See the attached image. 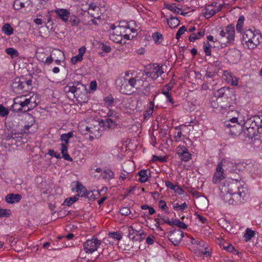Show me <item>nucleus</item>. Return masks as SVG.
<instances>
[{
	"label": "nucleus",
	"mask_w": 262,
	"mask_h": 262,
	"mask_svg": "<svg viewBox=\"0 0 262 262\" xmlns=\"http://www.w3.org/2000/svg\"><path fill=\"white\" fill-rule=\"evenodd\" d=\"M63 91L69 98H76L78 101H82L86 94L85 85L79 81L69 82L64 86Z\"/></svg>",
	"instance_id": "f257e3e1"
},
{
	"label": "nucleus",
	"mask_w": 262,
	"mask_h": 262,
	"mask_svg": "<svg viewBox=\"0 0 262 262\" xmlns=\"http://www.w3.org/2000/svg\"><path fill=\"white\" fill-rule=\"evenodd\" d=\"M262 39V35L259 31L249 29L243 33L242 43L246 44L248 49H253L258 45Z\"/></svg>",
	"instance_id": "f03ea898"
},
{
	"label": "nucleus",
	"mask_w": 262,
	"mask_h": 262,
	"mask_svg": "<svg viewBox=\"0 0 262 262\" xmlns=\"http://www.w3.org/2000/svg\"><path fill=\"white\" fill-rule=\"evenodd\" d=\"M240 181H238L237 179L233 180L230 184L228 183L227 186L225 184L222 185L221 190L222 193H226L224 196L225 202L229 204H233L234 203V199H238V194L236 191L239 186Z\"/></svg>",
	"instance_id": "7ed1b4c3"
},
{
	"label": "nucleus",
	"mask_w": 262,
	"mask_h": 262,
	"mask_svg": "<svg viewBox=\"0 0 262 262\" xmlns=\"http://www.w3.org/2000/svg\"><path fill=\"white\" fill-rule=\"evenodd\" d=\"M36 96H34L33 94L32 96L29 98H26V96H21L20 97H17L14 99V104L12 106V110L13 111H15V106L18 104L20 105V107L17 108V111H21L23 108L27 107L28 108L25 112L31 110L35 106L37 105L36 103Z\"/></svg>",
	"instance_id": "20e7f679"
},
{
	"label": "nucleus",
	"mask_w": 262,
	"mask_h": 262,
	"mask_svg": "<svg viewBox=\"0 0 262 262\" xmlns=\"http://www.w3.org/2000/svg\"><path fill=\"white\" fill-rule=\"evenodd\" d=\"M116 85L119 88L120 92L125 95H130L133 92V89L138 86L136 83V80L133 77L130 78L120 77L116 80Z\"/></svg>",
	"instance_id": "39448f33"
},
{
	"label": "nucleus",
	"mask_w": 262,
	"mask_h": 262,
	"mask_svg": "<svg viewBox=\"0 0 262 262\" xmlns=\"http://www.w3.org/2000/svg\"><path fill=\"white\" fill-rule=\"evenodd\" d=\"M32 80L24 76L15 78L11 85L12 91L16 94H20L28 91L32 86Z\"/></svg>",
	"instance_id": "423d86ee"
},
{
	"label": "nucleus",
	"mask_w": 262,
	"mask_h": 262,
	"mask_svg": "<svg viewBox=\"0 0 262 262\" xmlns=\"http://www.w3.org/2000/svg\"><path fill=\"white\" fill-rule=\"evenodd\" d=\"M73 132H70L67 134H63L60 136V140L64 142V143H61V152L62 155V157L66 160L72 161V158L70 157L68 153V145L70 138L73 137Z\"/></svg>",
	"instance_id": "0eeeda50"
},
{
	"label": "nucleus",
	"mask_w": 262,
	"mask_h": 262,
	"mask_svg": "<svg viewBox=\"0 0 262 262\" xmlns=\"http://www.w3.org/2000/svg\"><path fill=\"white\" fill-rule=\"evenodd\" d=\"M101 242L96 238L86 240L83 244V247L86 253H92L96 251L101 245Z\"/></svg>",
	"instance_id": "6e6552de"
},
{
	"label": "nucleus",
	"mask_w": 262,
	"mask_h": 262,
	"mask_svg": "<svg viewBox=\"0 0 262 262\" xmlns=\"http://www.w3.org/2000/svg\"><path fill=\"white\" fill-rule=\"evenodd\" d=\"M236 194H238V199H234L235 204L244 203L247 198L248 190L246 185L243 181L240 182Z\"/></svg>",
	"instance_id": "1a4fd4ad"
},
{
	"label": "nucleus",
	"mask_w": 262,
	"mask_h": 262,
	"mask_svg": "<svg viewBox=\"0 0 262 262\" xmlns=\"http://www.w3.org/2000/svg\"><path fill=\"white\" fill-rule=\"evenodd\" d=\"M220 35L222 38L226 37L227 39L226 42L231 43L234 40L235 37V30L234 26L233 24L228 25L226 27L225 30H222L220 31Z\"/></svg>",
	"instance_id": "9d476101"
},
{
	"label": "nucleus",
	"mask_w": 262,
	"mask_h": 262,
	"mask_svg": "<svg viewBox=\"0 0 262 262\" xmlns=\"http://www.w3.org/2000/svg\"><path fill=\"white\" fill-rule=\"evenodd\" d=\"M184 236V232L180 230H174L171 231L169 236V240L174 246H178L180 243Z\"/></svg>",
	"instance_id": "9b49d317"
},
{
	"label": "nucleus",
	"mask_w": 262,
	"mask_h": 262,
	"mask_svg": "<svg viewBox=\"0 0 262 262\" xmlns=\"http://www.w3.org/2000/svg\"><path fill=\"white\" fill-rule=\"evenodd\" d=\"M219 102H220V107L222 110L223 113L225 111L229 109L230 107L234 103V97H225L223 98H219Z\"/></svg>",
	"instance_id": "f8f14e48"
},
{
	"label": "nucleus",
	"mask_w": 262,
	"mask_h": 262,
	"mask_svg": "<svg viewBox=\"0 0 262 262\" xmlns=\"http://www.w3.org/2000/svg\"><path fill=\"white\" fill-rule=\"evenodd\" d=\"M222 166V162H220L216 166L215 171L212 178V182L214 184H216L220 182L225 178Z\"/></svg>",
	"instance_id": "ddd939ff"
},
{
	"label": "nucleus",
	"mask_w": 262,
	"mask_h": 262,
	"mask_svg": "<svg viewBox=\"0 0 262 262\" xmlns=\"http://www.w3.org/2000/svg\"><path fill=\"white\" fill-rule=\"evenodd\" d=\"M244 135L245 137L253 139L255 138V139H258L260 137V134H261L260 131H257L254 128L249 126H244L243 128Z\"/></svg>",
	"instance_id": "4468645a"
},
{
	"label": "nucleus",
	"mask_w": 262,
	"mask_h": 262,
	"mask_svg": "<svg viewBox=\"0 0 262 262\" xmlns=\"http://www.w3.org/2000/svg\"><path fill=\"white\" fill-rule=\"evenodd\" d=\"M260 118L259 116H254L248 119L244 124L245 126H249L254 128L257 131H260Z\"/></svg>",
	"instance_id": "2eb2a0df"
},
{
	"label": "nucleus",
	"mask_w": 262,
	"mask_h": 262,
	"mask_svg": "<svg viewBox=\"0 0 262 262\" xmlns=\"http://www.w3.org/2000/svg\"><path fill=\"white\" fill-rule=\"evenodd\" d=\"M177 154L181 160L184 162L188 161L191 158V154L184 146H180L178 147Z\"/></svg>",
	"instance_id": "dca6fc26"
},
{
	"label": "nucleus",
	"mask_w": 262,
	"mask_h": 262,
	"mask_svg": "<svg viewBox=\"0 0 262 262\" xmlns=\"http://www.w3.org/2000/svg\"><path fill=\"white\" fill-rule=\"evenodd\" d=\"M216 98H223L225 97H235V96L232 91L228 86H223L219 89L216 93Z\"/></svg>",
	"instance_id": "f3484780"
},
{
	"label": "nucleus",
	"mask_w": 262,
	"mask_h": 262,
	"mask_svg": "<svg viewBox=\"0 0 262 262\" xmlns=\"http://www.w3.org/2000/svg\"><path fill=\"white\" fill-rule=\"evenodd\" d=\"M114 28L115 29V31H113V34L112 35V36L115 37V36L116 35L117 36L121 37L120 40H119L117 37H115L114 38V39L116 40L115 41L122 44L125 43V42L123 41L122 35L125 33V32H126L125 27H124L123 26H119L117 27H114Z\"/></svg>",
	"instance_id": "a211bd4d"
},
{
	"label": "nucleus",
	"mask_w": 262,
	"mask_h": 262,
	"mask_svg": "<svg viewBox=\"0 0 262 262\" xmlns=\"http://www.w3.org/2000/svg\"><path fill=\"white\" fill-rule=\"evenodd\" d=\"M227 58L232 63H237L240 59L241 53L236 49L230 50L227 54Z\"/></svg>",
	"instance_id": "6ab92c4d"
},
{
	"label": "nucleus",
	"mask_w": 262,
	"mask_h": 262,
	"mask_svg": "<svg viewBox=\"0 0 262 262\" xmlns=\"http://www.w3.org/2000/svg\"><path fill=\"white\" fill-rule=\"evenodd\" d=\"M56 14L63 21L66 22L69 17L70 12L67 9H58L55 10Z\"/></svg>",
	"instance_id": "aec40b11"
},
{
	"label": "nucleus",
	"mask_w": 262,
	"mask_h": 262,
	"mask_svg": "<svg viewBox=\"0 0 262 262\" xmlns=\"http://www.w3.org/2000/svg\"><path fill=\"white\" fill-rule=\"evenodd\" d=\"M21 198V195L19 194L10 193L6 196L5 201L8 203L13 204L19 202Z\"/></svg>",
	"instance_id": "412c9836"
},
{
	"label": "nucleus",
	"mask_w": 262,
	"mask_h": 262,
	"mask_svg": "<svg viewBox=\"0 0 262 262\" xmlns=\"http://www.w3.org/2000/svg\"><path fill=\"white\" fill-rule=\"evenodd\" d=\"M163 73V72L162 70L161 67L159 66H157L154 68L152 72H146L145 73V75L152 79H156L159 76H161Z\"/></svg>",
	"instance_id": "4be33fe9"
},
{
	"label": "nucleus",
	"mask_w": 262,
	"mask_h": 262,
	"mask_svg": "<svg viewBox=\"0 0 262 262\" xmlns=\"http://www.w3.org/2000/svg\"><path fill=\"white\" fill-rule=\"evenodd\" d=\"M226 125L227 127L230 128V133L235 136L238 135L243 129V127L239 124L232 125L230 123H226Z\"/></svg>",
	"instance_id": "5701e85b"
},
{
	"label": "nucleus",
	"mask_w": 262,
	"mask_h": 262,
	"mask_svg": "<svg viewBox=\"0 0 262 262\" xmlns=\"http://www.w3.org/2000/svg\"><path fill=\"white\" fill-rule=\"evenodd\" d=\"M100 124H102L105 128H107L108 129L113 128L116 125V121L110 118L102 120Z\"/></svg>",
	"instance_id": "b1692460"
},
{
	"label": "nucleus",
	"mask_w": 262,
	"mask_h": 262,
	"mask_svg": "<svg viewBox=\"0 0 262 262\" xmlns=\"http://www.w3.org/2000/svg\"><path fill=\"white\" fill-rule=\"evenodd\" d=\"M76 191L78 194L76 195H78L81 197H86L88 191L86 188L79 182H77V185L76 187Z\"/></svg>",
	"instance_id": "393cba45"
},
{
	"label": "nucleus",
	"mask_w": 262,
	"mask_h": 262,
	"mask_svg": "<svg viewBox=\"0 0 262 262\" xmlns=\"http://www.w3.org/2000/svg\"><path fill=\"white\" fill-rule=\"evenodd\" d=\"M167 23L171 28H176L180 25V20L177 17L170 16L169 18L167 19Z\"/></svg>",
	"instance_id": "a878e982"
},
{
	"label": "nucleus",
	"mask_w": 262,
	"mask_h": 262,
	"mask_svg": "<svg viewBox=\"0 0 262 262\" xmlns=\"http://www.w3.org/2000/svg\"><path fill=\"white\" fill-rule=\"evenodd\" d=\"M29 5V0H15L13 4V7L15 10H19L25 7V4Z\"/></svg>",
	"instance_id": "bb28decb"
},
{
	"label": "nucleus",
	"mask_w": 262,
	"mask_h": 262,
	"mask_svg": "<svg viewBox=\"0 0 262 262\" xmlns=\"http://www.w3.org/2000/svg\"><path fill=\"white\" fill-rule=\"evenodd\" d=\"M164 6L165 8L176 14H179V11L181 10V8L177 7V4L176 3H173L172 4H168L165 3Z\"/></svg>",
	"instance_id": "cd10ccee"
},
{
	"label": "nucleus",
	"mask_w": 262,
	"mask_h": 262,
	"mask_svg": "<svg viewBox=\"0 0 262 262\" xmlns=\"http://www.w3.org/2000/svg\"><path fill=\"white\" fill-rule=\"evenodd\" d=\"M215 13V9L211 8V6H207L205 8V12H204V16L206 18H209Z\"/></svg>",
	"instance_id": "c85d7f7f"
},
{
	"label": "nucleus",
	"mask_w": 262,
	"mask_h": 262,
	"mask_svg": "<svg viewBox=\"0 0 262 262\" xmlns=\"http://www.w3.org/2000/svg\"><path fill=\"white\" fill-rule=\"evenodd\" d=\"M147 171L145 169L141 170L139 172L138 174L139 176V181L142 183H145L148 180V177L147 174Z\"/></svg>",
	"instance_id": "c756f323"
},
{
	"label": "nucleus",
	"mask_w": 262,
	"mask_h": 262,
	"mask_svg": "<svg viewBox=\"0 0 262 262\" xmlns=\"http://www.w3.org/2000/svg\"><path fill=\"white\" fill-rule=\"evenodd\" d=\"M145 73H146V72L140 71L137 73L135 77H133V79L136 80V83L138 86L140 85L143 81V76L145 75Z\"/></svg>",
	"instance_id": "7c9ffc66"
},
{
	"label": "nucleus",
	"mask_w": 262,
	"mask_h": 262,
	"mask_svg": "<svg viewBox=\"0 0 262 262\" xmlns=\"http://www.w3.org/2000/svg\"><path fill=\"white\" fill-rule=\"evenodd\" d=\"M78 199V195H75L66 199L62 205L64 206H71L74 203L76 202Z\"/></svg>",
	"instance_id": "2f4dec72"
},
{
	"label": "nucleus",
	"mask_w": 262,
	"mask_h": 262,
	"mask_svg": "<svg viewBox=\"0 0 262 262\" xmlns=\"http://www.w3.org/2000/svg\"><path fill=\"white\" fill-rule=\"evenodd\" d=\"M3 32L7 35H10L13 33V29L9 24H5L2 27Z\"/></svg>",
	"instance_id": "473e14b6"
},
{
	"label": "nucleus",
	"mask_w": 262,
	"mask_h": 262,
	"mask_svg": "<svg viewBox=\"0 0 262 262\" xmlns=\"http://www.w3.org/2000/svg\"><path fill=\"white\" fill-rule=\"evenodd\" d=\"M255 235V232L249 228H247L244 234V237L246 242L249 241Z\"/></svg>",
	"instance_id": "72a5a7b5"
},
{
	"label": "nucleus",
	"mask_w": 262,
	"mask_h": 262,
	"mask_svg": "<svg viewBox=\"0 0 262 262\" xmlns=\"http://www.w3.org/2000/svg\"><path fill=\"white\" fill-rule=\"evenodd\" d=\"M208 204V201L206 198H202L199 199L196 201V204L198 207H200L201 208H206Z\"/></svg>",
	"instance_id": "f704fd0d"
},
{
	"label": "nucleus",
	"mask_w": 262,
	"mask_h": 262,
	"mask_svg": "<svg viewBox=\"0 0 262 262\" xmlns=\"http://www.w3.org/2000/svg\"><path fill=\"white\" fill-rule=\"evenodd\" d=\"M6 53L9 55L12 58H14L18 56V51L13 48H7L5 50Z\"/></svg>",
	"instance_id": "c9c22d12"
},
{
	"label": "nucleus",
	"mask_w": 262,
	"mask_h": 262,
	"mask_svg": "<svg viewBox=\"0 0 262 262\" xmlns=\"http://www.w3.org/2000/svg\"><path fill=\"white\" fill-rule=\"evenodd\" d=\"M244 20V16L243 15H241L238 19L237 24L236 25V29L237 32H241L242 31Z\"/></svg>",
	"instance_id": "e433bc0d"
},
{
	"label": "nucleus",
	"mask_w": 262,
	"mask_h": 262,
	"mask_svg": "<svg viewBox=\"0 0 262 262\" xmlns=\"http://www.w3.org/2000/svg\"><path fill=\"white\" fill-rule=\"evenodd\" d=\"M114 172L111 170L107 169L103 172L102 178L105 179L111 180L114 178Z\"/></svg>",
	"instance_id": "4c0bfd02"
},
{
	"label": "nucleus",
	"mask_w": 262,
	"mask_h": 262,
	"mask_svg": "<svg viewBox=\"0 0 262 262\" xmlns=\"http://www.w3.org/2000/svg\"><path fill=\"white\" fill-rule=\"evenodd\" d=\"M211 47H215L214 46L212 45L211 44L208 43V45H206L205 42L203 43V49L205 53V54L207 56H210L211 54Z\"/></svg>",
	"instance_id": "58836bf2"
},
{
	"label": "nucleus",
	"mask_w": 262,
	"mask_h": 262,
	"mask_svg": "<svg viewBox=\"0 0 262 262\" xmlns=\"http://www.w3.org/2000/svg\"><path fill=\"white\" fill-rule=\"evenodd\" d=\"M11 215V211L8 209L0 208V217H9Z\"/></svg>",
	"instance_id": "ea45409f"
},
{
	"label": "nucleus",
	"mask_w": 262,
	"mask_h": 262,
	"mask_svg": "<svg viewBox=\"0 0 262 262\" xmlns=\"http://www.w3.org/2000/svg\"><path fill=\"white\" fill-rule=\"evenodd\" d=\"M152 37L156 43H160L163 39L162 35L159 32H156L152 34Z\"/></svg>",
	"instance_id": "a19ab883"
},
{
	"label": "nucleus",
	"mask_w": 262,
	"mask_h": 262,
	"mask_svg": "<svg viewBox=\"0 0 262 262\" xmlns=\"http://www.w3.org/2000/svg\"><path fill=\"white\" fill-rule=\"evenodd\" d=\"M48 0H34V4L36 5L37 10L41 9Z\"/></svg>",
	"instance_id": "79ce46f5"
},
{
	"label": "nucleus",
	"mask_w": 262,
	"mask_h": 262,
	"mask_svg": "<svg viewBox=\"0 0 262 262\" xmlns=\"http://www.w3.org/2000/svg\"><path fill=\"white\" fill-rule=\"evenodd\" d=\"M210 104L211 107L218 110L220 112L223 113V111L222 110H221L220 107V102H219L218 98H216L215 100L211 101Z\"/></svg>",
	"instance_id": "37998d69"
},
{
	"label": "nucleus",
	"mask_w": 262,
	"mask_h": 262,
	"mask_svg": "<svg viewBox=\"0 0 262 262\" xmlns=\"http://www.w3.org/2000/svg\"><path fill=\"white\" fill-rule=\"evenodd\" d=\"M130 229H131L129 230L128 233V236L129 238L132 239L133 241H140V239L138 237V236L134 235V234L136 233L134 229L132 227H130Z\"/></svg>",
	"instance_id": "c03bdc74"
},
{
	"label": "nucleus",
	"mask_w": 262,
	"mask_h": 262,
	"mask_svg": "<svg viewBox=\"0 0 262 262\" xmlns=\"http://www.w3.org/2000/svg\"><path fill=\"white\" fill-rule=\"evenodd\" d=\"M52 55H53L54 57H55L56 59H61L64 56L63 53L58 49H55L52 51Z\"/></svg>",
	"instance_id": "a18cd8bd"
},
{
	"label": "nucleus",
	"mask_w": 262,
	"mask_h": 262,
	"mask_svg": "<svg viewBox=\"0 0 262 262\" xmlns=\"http://www.w3.org/2000/svg\"><path fill=\"white\" fill-rule=\"evenodd\" d=\"M105 104L107 106H112L114 102V99L112 96H108L104 99Z\"/></svg>",
	"instance_id": "49530a36"
},
{
	"label": "nucleus",
	"mask_w": 262,
	"mask_h": 262,
	"mask_svg": "<svg viewBox=\"0 0 262 262\" xmlns=\"http://www.w3.org/2000/svg\"><path fill=\"white\" fill-rule=\"evenodd\" d=\"M18 138H21V136H19L16 133H14L13 132H11L10 134H9L7 137H6V140H15L16 141V139Z\"/></svg>",
	"instance_id": "de8ad7c7"
},
{
	"label": "nucleus",
	"mask_w": 262,
	"mask_h": 262,
	"mask_svg": "<svg viewBox=\"0 0 262 262\" xmlns=\"http://www.w3.org/2000/svg\"><path fill=\"white\" fill-rule=\"evenodd\" d=\"M9 114V111L3 105H0V115L2 117H6Z\"/></svg>",
	"instance_id": "09e8293b"
},
{
	"label": "nucleus",
	"mask_w": 262,
	"mask_h": 262,
	"mask_svg": "<svg viewBox=\"0 0 262 262\" xmlns=\"http://www.w3.org/2000/svg\"><path fill=\"white\" fill-rule=\"evenodd\" d=\"M159 207L162 210H165L166 211V212H167V213L169 212L167 210L168 209V207L167 206L166 203L165 202V201H164L163 200H160L159 202Z\"/></svg>",
	"instance_id": "8fccbe9b"
},
{
	"label": "nucleus",
	"mask_w": 262,
	"mask_h": 262,
	"mask_svg": "<svg viewBox=\"0 0 262 262\" xmlns=\"http://www.w3.org/2000/svg\"><path fill=\"white\" fill-rule=\"evenodd\" d=\"M141 208L143 210L148 209L149 214L152 215L155 213V210L147 205H143L141 206Z\"/></svg>",
	"instance_id": "3c124183"
},
{
	"label": "nucleus",
	"mask_w": 262,
	"mask_h": 262,
	"mask_svg": "<svg viewBox=\"0 0 262 262\" xmlns=\"http://www.w3.org/2000/svg\"><path fill=\"white\" fill-rule=\"evenodd\" d=\"M120 213L123 215L127 216L130 213V210L128 207H124L120 208Z\"/></svg>",
	"instance_id": "603ef678"
},
{
	"label": "nucleus",
	"mask_w": 262,
	"mask_h": 262,
	"mask_svg": "<svg viewBox=\"0 0 262 262\" xmlns=\"http://www.w3.org/2000/svg\"><path fill=\"white\" fill-rule=\"evenodd\" d=\"M176 226L179 228L185 229L187 228V225L184 222L180 221L179 220H175Z\"/></svg>",
	"instance_id": "864d4df0"
},
{
	"label": "nucleus",
	"mask_w": 262,
	"mask_h": 262,
	"mask_svg": "<svg viewBox=\"0 0 262 262\" xmlns=\"http://www.w3.org/2000/svg\"><path fill=\"white\" fill-rule=\"evenodd\" d=\"M154 110L152 109V107H149L146 111H145L144 113V117L145 119H148L150 117L153 113Z\"/></svg>",
	"instance_id": "5fc2aeb1"
},
{
	"label": "nucleus",
	"mask_w": 262,
	"mask_h": 262,
	"mask_svg": "<svg viewBox=\"0 0 262 262\" xmlns=\"http://www.w3.org/2000/svg\"><path fill=\"white\" fill-rule=\"evenodd\" d=\"M162 93L165 95V96L167 98V101L169 102H171L172 103H173V100L171 98V96L170 94L169 93V91H166L165 89H163L162 91Z\"/></svg>",
	"instance_id": "6e6d98bb"
},
{
	"label": "nucleus",
	"mask_w": 262,
	"mask_h": 262,
	"mask_svg": "<svg viewBox=\"0 0 262 262\" xmlns=\"http://www.w3.org/2000/svg\"><path fill=\"white\" fill-rule=\"evenodd\" d=\"M190 243L192 245H197V246H202V247H204L205 246V244H204V243L203 241H196V240H195L193 238H191L190 239Z\"/></svg>",
	"instance_id": "4d7b16f0"
},
{
	"label": "nucleus",
	"mask_w": 262,
	"mask_h": 262,
	"mask_svg": "<svg viewBox=\"0 0 262 262\" xmlns=\"http://www.w3.org/2000/svg\"><path fill=\"white\" fill-rule=\"evenodd\" d=\"M82 60V57L78 54L75 56H73L71 59V61L73 64H76L77 62L80 61Z\"/></svg>",
	"instance_id": "13d9d810"
},
{
	"label": "nucleus",
	"mask_w": 262,
	"mask_h": 262,
	"mask_svg": "<svg viewBox=\"0 0 262 262\" xmlns=\"http://www.w3.org/2000/svg\"><path fill=\"white\" fill-rule=\"evenodd\" d=\"M107 115L109 117H112L115 118V119L119 118V116L117 114V113L112 110H108V111L107 113Z\"/></svg>",
	"instance_id": "bf43d9fd"
},
{
	"label": "nucleus",
	"mask_w": 262,
	"mask_h": 262,
	"mask_svg": "<svg viewBox=\"0 0 262 262\" xmlns=\"http://www.w3.org/2000/svg\"><path fill=\"white\" fill-rule=\"evenodd\" d=\"M227 251L230 252H232L235 254L239 255V253L234 248L232 245L228 244V248H227Z\"/></svg>",
	"instance_id": "052dcab7"
},
{
	"label": "nucleus",
	"mask_w": 262,
	"mask_h": 262,
	"mask_svg": "<svg viewBox=\"0 0 262 262\" xmlns=\"http://www.w3.org/2000/svg\"><path fill=\"white\" fill-rule=\"evenodd\" d=\"M48 154L51 157H55L57 159H60L61 158L60 154L56 153L53 149H49Z\"/></svg>",
	"instance_id": "680f3d73"
},
{
	"label": "nucleus",
	"mask_w": 262,
	"mask_h": 262,
	"mask_svg": "<svg viewBox=\"0 0 262 262\" xmlns=\"http://www.w3.org/2000/svg\"><path fill=\"white\" fill-rule=\"evenodd\" d=\"M101 49L103 52L106 53H110L112 50L110 46H107L104 43H102Z\"/></svg>",
	"instance_id": "e2e57ef3"
},
{
	"label": "nucleus",
	"mask_w": 262,
	"mask_h": 262,
	"mask_svg": "<svg viewBox=\"0 0 262 262\" xmlns=\"http://www.w3.org/2000/svg\"><path fill=\"white\" fill-rule=\"evenodd\" d=\"M165 185L166 186L170 189L171 190H172L174 191V190L175 189V188L176 187L177 185H174L173 184H172L170 181H167L165 182Z\"/></svg>",
	"instance_id": "0e129e2a"
},
{
	"label": "nucleus",
	"mask_w": 262,
	"mask_h": 262,
	"mask_svg": "<svg viewBox=\"0 0 262 262\" xmlns=\"http://www.w3.org/2000/svg\"><path fill=\"white\" fill-rule=\"evenodd\" d=\"M70 21L72 26H76L79 24V19L76 17H71Z\"/></svg>",
	"instance_id": "69168bd1"
},
{
	"label": "nucleus",
	"mask_w": 262,
	"mask_h": 262,
	"mask_svg": "<svg viewBox=\"0 0 262 262\" xmlns=\"http://www.w3.org/2000/svg\"><path fill=\"white\" fill-rule=\"evenodd\" d=\"M54 58H55V57H54L53 55H52V52L50 56L46 58V59L45 61V63L48 64H50L54 60Z\"/></svg>",
	"instance_id": "338daca9"
},
{
	"label": "nucleus",
	"mask_w": 262,
	"mask_h": 262,
	"mask_svg": "<svg viewBox=\"0 0 262 262\" xmlns=\"http://www.w3.org/2000/svg\"><path fill=\"white\" fill-rule=\"evenodd\" d=\"M100 16H98V17H94V18L91 19V21L93 24L96 26H99L100 23Z\"/></svg>",
	"instance_id": "774afa93"
}]
</instances>
